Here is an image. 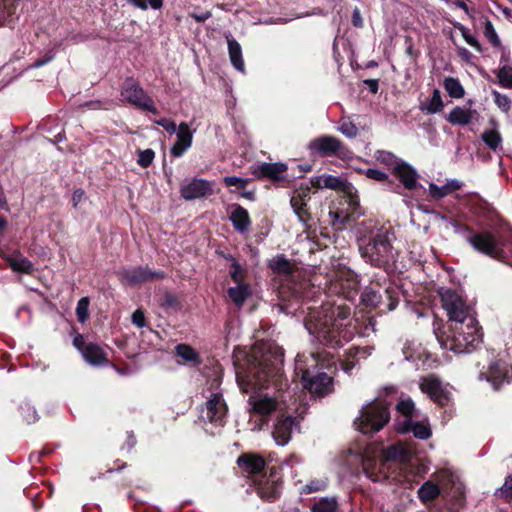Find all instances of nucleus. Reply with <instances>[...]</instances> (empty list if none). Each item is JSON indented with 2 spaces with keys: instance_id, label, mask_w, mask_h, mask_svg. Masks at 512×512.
Wrapping results in <instances>:
<instances>
[{
  "instance_id": "obj_1",
  "label": "nucleus",
  "mask_w": 512,
  "mask_h": 512,
  "mask_svg": "<svg viewBox=\"0 0 512 512\" xmlns=\"http://www.w3.org/2000/svg\"><path fill=\"white\" fill-rule=\"evenodd\" d=\"M283 356L282 348L277 345L259 342L253 346L248 356L247 367H236V378L240 389L244 393L254 392L248 400L251 419L260 417V422L255 424L254 428L261 429L267 425L266 418L271 413L281 410V404L276 397L256 391L268 388L270 385L279 386Z\"/></svg>"
},
{
  "instance_id": "obj_2",
  "label": "nucleus",
  "mask_w": 512,
  "mask_h": 512,
  "mask_svg": "<svg viewBox=\"0 0 512 512\" xmlns=\"http://www.w3.org/2000/svg\"><path fill=\"white\" fill-rule=\"evenodd\" d=\"M350 308L342 304L325 303L320 310H311L305 320L308 332L330 347L348 342L354 335L348 317Z\"/></svg>"
},
{
  "instance_id": "obj_3",
  "label": "nucleus",
  "mask_w": 512,
  "mask_h": 512,
  "mask_svg": "<svg viewBox=\"0 0 512 512\" xmlns=\"http://www.w3.org/2000/svg\"><path fill=\"white\" fill-rule=\"evenodd\" d=\"M411 455V449L403 443L391 445L381 451L368 448L362 460L364 473L374 482L385 480L393 474V469L398 464L408 462Z\"/></svg>"
},
{
  "instance_id": "obj_4",
  "label": "nucleus",
  "mask_w": 512,
  "mask_h": 512,
  "mask_svg": "<svg viewBox=\"0 0 512 512\" xmlns=\"http://www.w3.org/2000/svg\"><path fill=\"white\" fill-rule=\"evenodd\" d=\"M483 334L476 318L454 323L439 342L444 349L455 353H470L482 343Z\"/></svg>"
},
{
  "instance_id": "obj_5",
  "label": "nucleus",
  "mask_w": 512,
  "mask_h": 512,
  "mask_svg": "<svg viewBox=\"0 0 512 512\" xmlns=\"http://www.w3.org/2000/svg\"><path fill=\"white\" fill-rule=\"evenodd\" d=\"M318 366V358L297 355L295 360V374L301 377L302 385L315 396H325L332 391V379L324 372L315 371Z\"/></svg>"
},
{
  "instance_id": "obj_6",
  "label": "nucleus",
  "mask_w": 512,
  "mask_h": 512,
  "mask_svg": "<svg viewBox=\"0 0 512 512\" xmlns=\"http://www.w3.org/2000/svg\"><path fill=\"white\" fill-rule=\"evenodd\" d=\"M358 247L361 257L377 267L383 266L394 257L391 238L387 231H380L369 240L359 238Z\"/></svg>"
},
{
  "instance_id": "obj_7",
  "label": "nucleus",
  "mask_w": 512,
  "mask_h": 512,
  "mask_svg": "<svg viewBox=\"0 0 512 512\" xmlns=\"http://www.w3.org/2000/svg\"><path fill=\"white\" fill-rule=\"evenodd\" d=\"M467 242L479 253L499 261H507L512 257V243L496 237L490 231L473 232Z\"/></svg>"
},
{
  "instance_id": "obj_8",
  "label": "nucleus",
  "mask_w": 512,
  "mask_h": 512,
  "mask_svg": "<svg viewBox=\"0 0 512 512\" xmlns=\"http://www.w3.org/2000/svg\"><path fill=\"white\" fill-rule=\"evenodd\" d=\"M390 414L385 404L372 402L365 405L355 420L356 429L363 434L380 431L389 421Z\"/></svg>"
},
{
  "instance_id": "obj_9",
  "label": "nucleus",
  "mask_w": 512,
  "mask_h": 512,
  "mask_svg": "<svg viewBox=\"0 0 512 512\" xmlns=\"http://www.w3.org/2000/svg\"><path fill=\"white\" fill-rule=\"evenodd\" d=\"M442 306L447 315L454 323L468 321V318H475L472 309L463 298L451 289L442 288L439 291Z\"/></svg>"
},
{
  "instance_id": "obj_10",
  "label": "nucleus",
  "mask_w": 512,
  "mask_h": 512,
  "mask_svg": "<svg viewBox=\"0 0 512 512\" xmlns=\"http://www.w3.org/2000/svg\"><path fill=\"white\" fill-rule=\"evenodd\" d=\"M479 379H485L496 390L512 379V366L503 360H490L488 367L482 365Z\"/></svg>"
},
{
  "instance_id": "obj_11",
  "label": "nucleus",
  "mask_w": 512,
  "mask_h": 512,
  "mask_svg": "<svg viewBox=\"0 0 512 512\" xmlns=\"http://www.w3.org/2000/svg\"><path fill=\"white\" fill-rule=\"evenodd\" d=\"M308 148L312 154L322 157L337 156L341 159H346L351 154L341 141L333 136L318 137L309 143Z\"/></svg>"
},
{
  "instance_id": "obj_12",
  "label": "nucleus",
  "mask_w": 512,
  "mask_h": 512,
  "mask_svg": "<svg viewBox=\"0 0 512 512\" xmlns=\"http://www.w3.org/2000/svg\"><path fill=\"white\" fill-rule=\"evenodd\" d=\"M73 345L90 365L100 366L108 362L106 350L96 343L86 342L82 335L73 339Z\"/></svg>"
},
{
  "instance_id": "obj_13",
  "label": "nucleus",
  "mask_w": 512,
  "mask_h": 512,
  "mask_svg": "<svg viewBox=\"0 0 512 512\" xmlns=\"http://www.w3.org/2000/svg\"><path fill=\"white\" fill-rule=\"evenodd\" d=\"M121 96L123 100L129 102L130 104H133L137 107H141L151 112H155L153 100L133 79L125 80L122 86Z\"/></svg>"
},
{
  "instance_id": "obj_14",
  "label": "nucleus",
  "mask_w": 512,
  "mask_h": 512,
  "mask_svg": "<svg viewBox=\"0 0 512 512\" xmlns=\"http://www.w3.org/2000/svg\"><path fill=\"white\" fill-rule=\"evenodd\" d=\"M419 387L432 401L439 405H445L450 399V395L446 387L435 376L429 375L421 379Z\"/></svg>"
},
{
  "instance_id": "obj_15",
  "label": "nucleus",
  "mask_w": 512,
  "mask_h": 512,
  "mask_svg": "<svg viewBox=\"0 0 512 512\" xmlns=\"http://www.w3.org/2000/svg\"><path fill=\"white\" fill-rule=\"evenodd\" d=\"M119 277L124 284L136 285L154 279H163L165 273L162 271H152L148 267H135L121 270Z\"/></svg>"
},
{
  "instance_id": "obj_16",
  "label": "nucleus",
  "mask_w": 512,
  "mask_h": 512,
  "mask_svg": "<svg viewBox=\"0 0 512 512\" xmlns=\"http://www.w3.org/2000/svg\"><path fill=\"white\" fill-rule=\"evenodd\" d=\"M180 193L186 200L206 197L213 193V183L205 179H194L191 182L182 185Z\"/></svg>"
},
{
  "instance_id": "obj_17",
  "label": "nucleus",
  "mask_w": 512,
  "mask_h": 512,
  "mask_svg": "<svg viewBox=\"0 0 512 512\" xmlns=\"http://www.w3.org/2000/svg\"><path fill=\"white\" fill-rule=\"evenodd\" d=\"M177 132V141L171 148V154L174 157H181L192 145L193 134L188 124L181 122L179 124Z\"/></svg>"
},
{
  "instance_id": "obj_18",
  "label": "nucleus",
  "mask_w": 512,
  "mask_h": 512,
  "mask_svg": "<svg viewBox=\"0 0 512 512\" xmlns=\"http://www.w3.org/2000/svg\"><path fill=\"white\" fill-rule=\"evenodd\" d=\"M396 430L400 433L412 432L416 438L428 439L431 436V429L425 420L414 419L397 421Z\"/></svg>"
},
{
  "instance_id": "obj_19",
  "label": "nucleus",
  "mask_w": 512,
  "mask_h": 512,
  "mask_svg": "<svg viewBox=\"0 0 512 512\" xmlns=\"http://www.w3.org/2000/svg\"><path fill=\"white\" fill-rule=\"evenodd\" d=\"M295 424L294 418L290 415H280L273 430V437L278 445H286L291 437L292 429Z\"/></svg>"
},
{
  "instance_id": "obj_20",
  "label": "nucleus",
  "mask_w": 512,
  "mask_h": 512,
  "mask_svg": "<svg viewBox=\"0 0 512 512\" xmlns=\"http://www.w3.org/2000/svg\"><path fill=\"white\" fill-rule=\"evenodd\" d=\"M227 408L219 394H212L206 402V417L210 422L222 424Z\"/></svg>"
},
{
  "instance_id": "obj_21",
  "label": "nucleus",
  "mask_w": 512,
  "mask_h": 512,
  "mask_svg": "<svg viewBox=\"0 0 512 512\" xmlns=\"http://www.w3.org/2000/svg\"><path fill=\"white\" fill-rule=\"evenodd\" d=\"M229 219L234 228L239 232L248 230L251 225L248 211L238 204L229 207Z\"/></svg>"
},
{
  "instance_id": "obj_22",
  "label": "nucleus",
  "mask_w": 512,
  "mask_h": 512,
  "mask_svg": "<svg viewBox=\"0 0 512 512\" xmlns=\"http://www.w3.org/2000/svg\"><path fill=\"white\" fill-rule=\"evenodd\" d=\"M396 177L407 189H414L417 184V173L407 163L401 161L396 169L393 171Z\"/></svg>"
},
{
  "instance_id": "obj_23",
  "label": "nucleus",
  "mask_w": 512,
  "mask_h": 512,
  "mask_svg": "<svg viewBox=\"0 0 512 512\" xmlns=\"http://www.w3.org/2000/svg\"><path fill=\"white\" fill-rule=\"evenodd\" d=\"M477 112L465 107L456 106L447 115L446 120L452 125H468L472 122Z\"/></svg>"
},
{
  "instance_id": "obj_24",
  "label": "nucleus",
  "mask_w": 512,
  "mask_h": 512,
  "mask_svg": "<svg viewBox=\"0 0 512 512\" xmlns=\"http://www.w3.org/2000/svg\"><path fill=\"white\" fill-rule=\"evenodd\" d=\"M238 465L243 471L249 474H258L264 469L265 462L260 456L245 454L239 457Z\"/></svg>"
},
{
  "instance_id": "obj_25",
  "label": "nucleus",
  "mask_w": 512,
  "mask_h": 512,
  "mask_svg": "<svg viewBox=\"0 0 512 512\" xmlns=\"http://www.w3.org/2000/svg\"><path fill=\"white\" fill-rule=\"evenodd\" d=\"M287 166L283 163H260L254 169V174L257 177H267L270 179H279L280 175L284 173Z\"/></svg>"
},
{
  "instance_id": "obj_26",
  "label": "nucleus",
  "mask_w": 512,
  "mask_h": 512,
  "mask_svg": "<svg viewBox=\"0 0 512 512\" xmlns=\"http://www.w3.org/2000/svg\"><path fill=\"white\" fill-rule=\"evenodd\" d=\"M311 187L318 188H329V189H339L346 191L348 189V185L345 181L341 180L332 175H323L312 179L310 181Z\"/></svg>"
},
{
  "instance_id": "obj_27",
  "label": "nucleus",
  "mask_w": 512,
  "mask_h": 512,
  "mask_svg": "<svg viewBox=\"0 0 512 512\" xmlns=\"http://www.w3.org/2000/svg\"><path fill=\"white\" fill-rule=\"evenodd\" d=\"M346 355L347 358L342 361L341 366L346 373H350L360 359H365L368 355H370V349L368 347L350 348Z\"/></svg>"
},
{
  "instance_id": "obj_28",
  "label": "nucleus",
  "mask_w": 512,
  "mask_h": 512,
  "mask_svg": "<svg viewBox=\"0 0 512 512\" xmlns=\"http://www.w3.org/2000/svg\"><path fill=\"white\" fill-rule=\"evenodd\" d=\"M462 184L457 180H449L443 186H437L434 183L429 185V194L433 199L439 200L461 188Z\"/></svg>"
},
{
  "instance_id": "obj_29",
  "label": "nucleus",
  "mask_w": 512,
  "mask_h": 512,
  "mask_svg": "<svg viewBox=\"0 0 512 512\" xmlns=\"http://www.w3.org/2000/svg\"><path fill=\"white\" fill-rule=\"evenodd\" d=\"M9 266L17 272L31 273L33 270L32 263L22 254L15 252L5 257Z\"/></svg>"
},
{
  "instance_id": "obj_30",
  "label": "nucleus",
  "mask_w": 512,
  "mask_h": 512,
  "mask_svg": "<svg viewBox=\"0 0 512 512\" xmlns=\"http://www.w3.org/2000/svg\"><path fill=\"white\" fill-rule=\"evenodd\" d=\"M444 107L441 93L438 89H434L431 97L420 104V110L427 114H435L440 112Z\"/></svg>"
},
{
  "instance_id": "obj_31",
  "label": "nucleus",
  "mask_w": 512,
  "mask_h": 512,
  "mask_svg": "<svg viewBox=\"0 0 512 512\" xmlns=\"http://www.w3.org/2000/svg\"><path fill=\"white\" fill-rule=\"evenodd\" d=\"M228 51L232 65L240 72H244V61L240 44L235 39H228Z\"/></svg>"
},
{
  "instance_id": "obj_32",
  "label": "nucleus",
  "mask_w": 512,
  "mask_h": 512,
  "mask_svg": "<svg viewBox=\"0 0 512 512\" xmlns=\"http://www.w3.org/2000/svg\"><path fill=\"white\" fill-rule=\"evenodd\" d=\"M228 295L237 306H242L250 295L249 286L244 283H239L235 287L228 289Z\"/></svg>"
},
{
  "instance_id": "obj_33",
  "label": "nucleus",
  "mask_w": 512,
  "mask_h": 512,
  "mask_svg": "<svg viewBox=\"0 0 512 512\" xmlns=\"http://www.w3.org/2000/svg\"><path fill=\"white\" fill-rule=\"evenodd\" d=\"M443 86L448 95L452 98L460 99L464 97L465 90L460 81L454 77H446Z\"/></svg>"
},
{
  "instance_id": "obj_34",
  "label": "nucleus",
  "mask_w": 512,
  "mask_h": 512,
  "mask_svg": "<svg viewBox=\"0 0 512 512\" xmlns=\"http://www.w3.org/2000/svg\"><path fill=\"white\" fill-rule=\"evenodd\" d=\"M290 202L299 220L303 223H306L310 218L307 209V201H305L304 198H301L300 196L293 194Z\"/></svg>"
},
{
  "instance_id": "obj_35",
  "label": "nucleus",
  "mask_w": 512,
  "mask_h": 512,
  "mask_svg": "<svg viewBox=\"0 0 512 512\" xmlns=\"http://www.w3.org/2000/svg\"><path fill=\"white\" fill-rule=\"evenodd\" d=\"M399 414L404 417V420L417 418L418 413L415 409V404L411 398L401 399L396 406Z\"/></svg>"
},
{
  "instance_id": "obj_36",
  "label": "nucleus",
  "mask_w": 512,
  "mask_h": 512,
  "mask_svg": "<svg viewBox=\"0 0 512 512\" xmlns=\"http://www.w3.org/2000/svg\"><path fill=\"white\" fill-rule=\"evenodd\" d=\"M269 267L276 273L288 275L292 272V265L284 256L278 255L269 261Z\"/></svg>"
},
{
  "instance_id": "obj_37",
  "label": "nucleus",
  "mask_w": 512,
  "mask_h": 512,
  "mask_svg": "<svg viewBox=\"0 0 512 512\" xmlns=\"http://www.w3.org/2000/svg\"><path fill=\"white\" fill-rule=\"evenodd\" d=\"M440 494L439 487L431 481L425 482L418 490V496L423 502L435 499Z\"/></svg>"
},
{
  "instance_id": "obj_38",
  "label": "nucleus",
  "mask_w": 512,
  "mask_h": 512,
  "mask_svg": "<svg viewBox=\"0 0 512 512\" xmlns=\"http://www.w3.org/2000/svg\"><path fill=\"white\" fill-rule=\"evenodd\" d=\"M374 158L377 162L385 165L386 167L392 169L393 171L396 169V166H398L401 162L394 154L388 151L384 150H378Z\"/></svg>"
},
{
  "instance_id": "obj_39",
  "label": "nucleus",
  "mask_w": 512,
  "mask_h": 512,
  "mask_svg": "<svg viewBox=\"0 0 512 512\" xmlns=\"http://www.w3.org/2000/svg\"><path fill=\"white\" fill-rule=\"evenodd\" d=\"M257 493L263 500L273 501L278 497L280 490L276 483L267 482L265 485L258 487Z\"/></svg>"
},
{
  "instance_id": "obj_40",
  "label": "nucleus",
  "mask_w": 512,
  "mask_h": 512,
  "mask_svg": "<svg viewBox=\"0 0 512 512\" xmlns=\"http://www.w3.org/2000/svg\"><path fill=\"white\" fill-rule=\"evenodd\" d=\"M338 504L333 498H323L311 507V512H337Z\"/></svg>"
},
{
  "instance_id": "obj_41",
  "label": "nucleus",
  "mask_w": 512,
  "mask_h": 512,
  "mask_svg": "<svg viewBox=\"0 0 512 512\" xmlns=\"http://www.w3.org/2000/svg\"><path fill=\"white\" fill-rule=\"evenodd\" d=\"M498 81L500 85L504 88L511 89L512 88V67L509 65H504L500 68L498 72Z\"/></svg>"
},
{
  "instance_id": "obj_42",
  "label": "nucleus",
  "mask_w": 512,
  "mask_h": 512,
  "mask_svg": "<svg viewBox=\"0 0 512 512\" xmlns=\"http://www.w3.org/2000/svg\"><path fill=\"white\" fill-rule=\"evenodd\" d=\"M338 130L348 138H355L358 135L356 125L346 118L340 120Z\"/></svg>"
},
{
  "instance_id": "obj_43",
  "label": "nucleus",
  "mask_w": 512,
  "mask_h": 512,
  "mask_svg": "<svg viewBox=\"0 0 512 512\" xmlns=\"http://www.w3.org/2000/svg\"><path fill=\"white\" fill-rule=\"evenodd\" d=\"M482 140L492 150H496L501 143V136L495 130H488L482 134Z\"/></svg>"
},
{
  "instance_id": "obj_44",
  "label": "nucleus",
  "mask_w": 512,
  "mask_h": 512,
  "mask_svg": "<svg viewBox=\"0 0 512 512\" xmlns=\"http://www.w3.org/2000/svg\"><path fill=\"white\" fill-rule=\"evenodd\" d=\"M154 158H155V152L152 149L140 150L138 152L137 163L142 168H147V167H149L151 165V163L153 162Z\"/></svg>"
},
{
  "instance_id": "obj_45",
  "label": "nucleus",
  "mask_w": 512,
  "mask_h": 512,
  "mask_svg": "<svg viewBox=\"0 0 512 512\" xmlns=\"http://www.w3.org/2000/svg\"><path fill=\"white\" fill-rule=\"evenodd\" d=\"M89 299L87 297L81 298L76 307V314L80 322H85L88 318Z\"/></svg>"
},
{
  "instance_id": "obj_46",
  "label": "nucleus",
  "mask_w": 512,
  "mask_h": 512,
  "mask_svg": "<svg viewBox=\"0 0 512 512\" xmlns=\"http://www.w3.org/2000/svg\"><path fill=\"white\" fill-rule=\"evenodd\" d=\"M177 355L185 361H194L197 358V354L190 346L185 344H179L176 347Z\"/></svg>"
},
{
  "instance_id": "obj_47",
  "label": "nucleus",
  "mask_w": 512,
  "mask_h": 512,
  "mask_svg": "<svg viewBox=\"0 0 512 512\" xmlns=\"http://www.w3.org/2000/svg\"><path fill=\"white\" fill-rule=\"evenodd\" d=\"M493 96L494 102L500 110H502L503 112H508L510 110L511 99L508 96L501 94L497 91L493 92Z\"/></svg>"
},
{
  "instance_id": "obj_48",
  "label": "nucleus",
  "mask_w": 512,
  "mask_h": 512,
  "mask_svg": "<svg viewBox=\"0 0 512 512\" xmlns=\"http://www.w3.org/2000/svg\"><path fill=\"white\" fill-rule=\"evenodd\" d=\"M223 182L226 186H235L237 189H244L248 185V179L236 176L224 177Z\"/></svg>"
},
{
  "instance_id": "obj_49",
  "label": "nucleus",
  "mask_w": 512,
  "mask_h": 512,
  "mask_svg": "<svg viewBox=\"0 0 512 512\" xmlns=\"http://www.w3.org/2000/svg\"><path fill=\"white\" fill-rule=\"evenodd\" d=\"M484 34L486 38L494 45L499 46L500 40L498 38V35L490 21H486L485 27H484Z\"/></svg>"
},
{
  "instance_id": "obj_50",
  "label": "nucleus",
  "mask_w": 512,
  "mask_h": 512,
  "mask_svg": "<svg viewBox=\"0 0 512 512\" xmlns=\"http://www.w3.org/2000/svg\"><path fill=\"white\" fill-rule=\"evenodd\" d=\"M460 31L462 37L464 38L467 44L475 48L477 51H481V45L479 41L469 32V30L466 27L462 26L460 28Z\"/></svg>"
},
{
  "instance_id": "obj_51",
  "label": "nucleus",
  "mask_w": 512,
  "mask_h": 512,
  "mask_svg": "<svg viewBox=\"0 0 512 512\" xmlns=\"http://www.w3.org/2000/svg\"><path fill=\"white\" fill-rule=\"evenodd\" d=\"M329 217L331 218L332 225L337 226V229H341V225L347 221V215L339 211H330Z\"/></svg>"
},
{
  "instance_id": "obj_52",
  "label": "nucleus",
  "mask_w": 512,
  "mask_h": 512,
  "mask_svg": "<svg viewBox=\"0 0 512 512\" xmlns=\"http://www.w3.org/2000/svg\"><path fill=\"white\" fill-rule=\"evenodd\" d=\"M326 486V482L323 480H315L311 481L307 485H305L302 489L303 493L309 494L315 491H320Z\"/></svg>"
},
{
  "instance_id": "obj_53",
  "label": "nucleus",
  "mask_w": 512,
  "mask_h": 512,
  "mask_svg": "<svg viewBox=\"0 0 512 512\" xmlns=\"http://www.w3.org/2000/svg\"><path fill=\"white\" fill-rule=\"evenodd\" d=\"M155 123L163 127L169 134H174L177 131V126L175 122L170 119L161 118L159 120H156Z\"/></svg>"
},
{
  "instance_id": "obj_54",
  "label": "nucleus",
  "mask_w": 512,
  "mask_h": 512,
  "mask_svg": "<svg viewBox=\"0 0 512 512\" xmlns=\"http://www.w3.org/2000/svg\"><path fill=\"white\" fill-rule=\"evenodd\" d=\"M498 493L501 496L512 498V475L506 478L503 486L500 488L499 491L496 492V494Z\"/></svg>"
},
{
  "instance_id": "obj_55",
  "label": "nucleus",
  "mask_w": 512,
  "mask_h": 512,
  "mask_svg": "<svg viewBox=\"0 0 512 512\" xmlns=\"http://www.w3.org/2000/svg\"><path fill=\"white\" fill-rule=\"evenodd\" d=\"M365 175L367 178L377 180V181H385L388 178V175L378 169H367L365 171Z\"/></svg>"
},
{
  "instance_id": "obj_56",
  "label": "nucleus",
  "mask_w": 512,
  "mask_h": 512,
  "mask_svg": "<svg viewBox=\"0 0 512 512\" xmlns=\"http://www.w3.org/2000/svg\"><path fill=\"white\" fill-rule=\"evenodd\" d=\"M22 410L24 418L28 423H33L36 421V411L32 406L26 404L24 407H22Z\"/></svg>"
},
{
  "instance_id": "obj_57",
  "label": "nucleus",
  "mask_w": 512,
  "mask_h": 512,
  "mask_svg": "<svg viewBox=\"0 0 512 512\" xmlns=\"http://www.w3.org/2000/svg\"><path fill=\"white\" fill-rule=\"evenodd\" d=\"M310 183L306 185H301L293 194L300 196L301 198H304L305 201H308L310 199V193H311V187Z\"/></svg>"
},
{
  "instance_id": "obj_58",
  "label": "nucleus",
  "mask_w": 512,
  "mask_h": 512,
  "mask_svg": "<svg viewBox=\"0 0 512 512\" xmlns=\"http://www.w3.org/2000/svg\"><path fill=\"white\" fill-rule=\"evenodd\" d=\"M132 322L134 325H136L139 328H142L145 326V316L144 313L141 310H136L132 314Z\"/></svg>"
},
{
  "instance_id": "obj_59",
  "label": "nucleus",
  "mask_w": 512,
  "mask_h": 512,
  "mask_svg": "<svg viewBox=\"0 0 512 512\" xmlns=\"http://www.w3.org/2000/svg\"><path fill=\"white\" fill-rule=\"evenodd\" d=\"M346 275H347V285L345 286L343 283L341 284V286L343 287V289H355L356 286H357V280L355 278V275L348 271L346 272Z\"/></svg>"
},
{
  "instance_id": "obj_60",
  "label": "nucleus",
  "mask_w": 512,
  "mask_h": 512,
  "mask_svg": "<svg viewBox=\"0 0 512 512\" xmlns=\"http://www.w3.org/2000/svg\"><path fill=\"white\" fill-rule=\"evenodd\" d=\"M85 192L83 189H77L74 191L72 196V203L75 208L78 207L79 203L83 200Z\"/></svg>"
},
{
  "instance_id": "obj_61",
  "label": "nucleus",
  "mask_w": 512,
  "mask_h": 512,
  "mask_svg": "<svg viewBox=\"0 0 512 512\" xmlns=\"http://www.w3.org/2000/svg\"><path fill=\"white\" fill-rule=\"evenodd\" d=\"M385 295H386V298H387V301H388L387 309L389 311L394 310L396 308L397 304H398V299L392 297L391 293L388 290H386Z\"/></svg>"
},
{
  "instance_id": "obj_62",
  "label": "nucleus",
  "mask_w": 512,
  "mask_h": 512,
  "mask_svg": "<svg viewBox=\"0 0 512 512\" xmlns=\"http://www.w3.org/2000/svg\"><path fill=\"white\" fill-rule=\"evenodd\" d=\"M363 300L367 303H369L371 306L373 307H377L378 306V297L375 293H372L371 295L370 294H365L364 297H363Z\"/></svg>"
},
{
  "instance_id": "obj_63",
  "label": "nucleus",
  "mask_w": 512,
  "mask_h": 512,
  "mask_svg": "<svg viewBox=\"0 0 512 512\" xmlns=\"http://www.w3.org/2000/svg\"><path fill=\"white\" fill-rule=\"evenodd\" d=\"M127 2L131 5H133L136 8H139L141 10H147L148 9V3L146 0H127Z\"/></svg>"
},
{
  "instance_id": "obj_64",
  "label": "nucleus",
  "mask_w": 512,
  "mask_h": 512,
  "mask_svg": "<svg viewBox=\"0 0 512 512\" xmlns=\"http://www.w3.org/2000/svg\"><path fill=\"white\" fill-rule=\"evenodd\" d=\"M231 278L237 283H240V266L235 263L233 265V270L230 272Z\"/></svg>"
}]
</instances>
